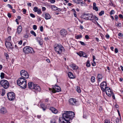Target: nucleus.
Listing matches in <instances>:
<instances>
[{
	"instance_id": "obj_1",
	"label": "nucleus",
	"mask_w": 123,
	"mask_h": 123,
	"mask_svg": "<svg viewBox=\"0 0 123 123\" xmlns=\"http://www.w3.org/2000/svg\"><path fill=\"white\" fill-rule=\"evenodd\" d=\"M74 113L72 111H64L62 114V117L59 118V123H70L69 122L70 120H72L74 117Z\"/></svg>"
},
{
	"instance_id": "obj_2",
	"label": "nucleus",
	"mask_w": 123,
	"mask_h": 123,
	"mask_svg": "<svg viewBox=\"0 0 123 123\" xmlns=\"http://www.w3.org/2000/svg\"><path fill=\"white\" fill-rule=\"evenodd\" d=\"M26 80L22 78H20L17 80V84L22 88H26L27 85Z\"/></svg>"
},
{
	"instance_id": "obj_3",
	"label": "nucleus",
	"mask_w": 123,
	"mask_h": 123,
	"mask_svg": "<svg viewBox=\"0 0 123 123\" xmlns=\"http://www.w3.org/2000/svg\"><path fill=\"white\" fill-rule=\"evenodd\" d=\"M54 47V50L57 54H61L64 48L61 44L60 43L56 44Z\"/></svg>"
},
{
	"instance_id": "obj_4",
	"label": "nucleus",
	"mask_w": 123,
	"mask_h": 123,
	"mask_svg": "<svg viewBox=\"0 0 123 123\" xmlns=\"http://www.w3.org/2000/svg\"><path fill=\"white\" fill-rule=\"evenodd\" d=\"M24 53L26 54H34L35 52L33 49L31 47L29 46L25 47L23 49Z\"/></svg>"
},
{
	"instance_id": "obj_5",
	"label": "nucleus",
	"mask_w": 123,
	"mask_h": 123,
	"mask_svg": "<svg viewBox=\"0 0 123 123\" xmlns=\"http://www.w3.org/2000/svg\"><path fill=\"white\" fill-rule=\"evenodd\" d=\"M1 85L5 89L7 88L9 86L8 82L6 80H3L0 81Z\"/></svg>"
},
{
	"instance_id": "obj_6",
	"label": "nucleus",
	"mask_w": 123,
	"mask_h": 123,
	"mask_svg": "<svg viewBox=\"0 0 123 123\" xmlns=\"http://www.w3.org/2000/svg\"><path fill=\"white\" fill-rule=\"evenodd\" d=\"M83 16L84 17V19L87 20H93L94 18L92 14L85 13L83 14Z\"/></svg>"
},
{
	"instance_id": "obj_7",
	"label": "nucleus",
	"mask_w": 123,
	"mask_h": 123,
	"mask_svg": "<svg viewBox=\"0 0 123 123\" xmlns=\"http://www.w3.org/2000/svg\"><path fill=\"white\" fill-rule=\"evenodd\" d=\"M7 95L8 99L10 101L13 100L15 98V94L12 92H8L7 93Z\"/></svg>"
},
{
	"instance_id": "obj_8",
	"label": "nucleus",
	"mask_w": 123,
	"mask_h": 123,
	"mask_svg": "<svg viewBox=\"0 0 123 123\" xmlns=\"http://www.w3.org/2000/svg\"><path fill=\"white\" fill-rule=\"evenodd\" d=\"M20 75L22 77L24 78L27 79L29 78V76L28 73L24 70H22L20 72Z\"/></svg>"
},
{
	"instance_id": "obj_9",
	"label": "nucleus",
	"mask_w": 123,
	"mask_h": 123,
	"mask_svg": "<svg viewBox=\"0 0 123 123\" xmlns=\"http://www.w3.org/2000/svg\"><path fill=\"white\" fill-rule=\"evenodd\" d=\"M52 87V92L54 93L56 92H58L61 91V88L60 87L56 85L55 86L53 85Z\"/></svg>"
},
{
	"instance_id": "obj_10",
	"label": "nucleus",
	"mask_w": 123,
	"mask_h": 123,
	"mask_svg": "<svg viewBox=\"0 0 123 123\" xmlns=\"http://www.w3.org/2000/svg\"><path fill=\"white\" fill-rule=\"evenodd\" d=\"M41 90V89L40 86L38 85L35 84L32 91L36 93L37 92H40Z\"/></svg>"
},
{
	"instance_id": "obj_11",
	"label": "nucleus",
	"mask_w": 123,
	"mask_h": 123,
	"mask_svg": "<svg viewBox=\"0 0 123 123\" xmlns=\"http://www.w3.org/2000/svg\"><path fill=\"white\" fill-rule=\"evenodd\" d=\"M101 90L103 92H105V89L107 87V84L106 82L105 81H103L101 83L100 85Z\"/></svg>"
},
{
	"instance_id": "obj_12",
	"label": "nucleus",
	"mask_w": 123,
	"mask_h": 123,
	"mask_svg": "<svg viewBox=\"0 0 123 123\" xmlns=\"http://www.w3.org/2000/svg\"><path fill=\"white\" fill-rule=\"evenodd\" d=\"M106 94L109 97H111L113 92L111 91L110 88L109 87L106 88L105 90Z\"/></svg>"
},
{
	"instance_id": "obj_13",
	"label": "nucleus",
	"mask_w": 123,
	"mask_h": 123,
	"mask_svg": "<svg viewBox=\"0 0 123 123\" xmlns=\"http://www.w3.org/2000/svg\"><path fill=\"white\" fill-rule=\"evenodd\" d=\"M5 44L6 47L8 48L12 49L13 48V46L12 44L8 41H6Z\"/></svg>"
},
{
	"instance_id": "obj_14",
	"label": "nucleus",
	"mask_w": 123,
	"mask_h": 123,
	"mask_svg": "<svg viewBox=\"0 0 123 123\" xmlns=\"http://www.w3.org/2000/svg\"><path fill=\"white\" fill-rule=\"evenodd\" d=\"M42 16L44 17L46 20L50 19L51 18L50 15L48 13H45V14L43 13L42 14Z\"/></svg>"
},
{
	"instance_id": "obj_15",
	"label": "nucleus",
	"mask_w": 123,
	"mask_h": 123,
	"mask_svg": "<svg viewBox=\"0 0 123 123\" xmlns=\"http://www.w3.org/2000/svg\"><path fill=\"white\" fill-rule=\"evenodd\" d=\"M34 85H35V84L32 82H29L28 83V86L29 88L32 91Z\"/></svg>"
},
{
	"instance_id": "obj_16",
	"label": "nucleus",
	"mask_w": 123,
	"mask_h": 123,
	"mask_svg": "<svg viewBox=\"0 0 123 123\" xmlns=\"http://www.w3.org/2000/svg\"><path fill=\"white\" fill-rule=\"evenodd\" d=\"M69 103L71 104L74 105L76 104V103L77 102V101L75 99L72 98L69 99Z\"/></svg>"
},
{
	"instance_id": "obj_17",
	"label": "nucleus",
	"mask_w": 123,
	"mask_h": 123,
	"mask_svg": "<svg viewBox=\"0 0 123 123\" xmlns=\"http://www.w3.org/2000/svg\"><path fill=\"white\" fill-rule=\"evenodd\" d=\"M51 9L52 10L56 11H61L62 10L60 8H58L55 6L53 5L51 6Z\"/></svg>"
},
{
	"instance_id": "obj_18",
	"label": "nucleus",
	"mask_w": 123,
	"mask_h": 123,
	"mask_svg": "<svg viewBox=\"0 0 123 123\" xmlns=\"http://www.w3.org/2000/svg\"><path fill=\"white\" fill-rule=\"evenodd\" d=\"M60 33L61 35L64 36L67 34V32L65 30L62 29L60 31Z\"/></svg>"
},
{
	"instance_id": "obj_19",
	"label": "nucleus",
	"mask_w": 123,
	"mask_h": 123,
	"mask_svg": "<svg viewBox=\"0 0 123 123\" xmlns=\"http://www.w3.org/2000/svg\"><path fill=\"white\" fill-rule=\"evenodd\" d=\"M0 111V113L2 114H4L7 112V111L6 109L4 107L1 108Z\"/></svg>"
},
{
	"instance_id": "obj_20",
	"label": "nucleus",
	"mask_w": 123,
	"mask_h": 123,
	"mask_svg": "<svg viewBox=\"0 0 123 123\" xmlns=\"http://www.w3.org/2000/svg\"><path fill=\"white\" fill-rule=\"evenodd\" d=\"M49 110H51L53 113L54 114H56L58 112L57 110L54 107H50L49 108Z\"/></svg>"
},
{
	"instance_id": "obj_21",
	"label": "nucleus",
	"mask_w": 123,
	"mask_h": 123,
	"mask_svg": "<svg viewBox=\"0 0 123 123\" xmlns=\"http://www.w3.org/2000/svg\"><path fill=\"white\" fill-rule=\"evenodd\" d=\"M70 66L73 70H76L78 69V67L74 64L71 65Z\"/></svg>"
},
{
	"instance_id": "obj_22",
	"label": "nucleus",
	"mask_w": 123,
	"mask_h": 123,
	"mask_svg": "<svg viewBox=\"0 0 123 123\" xmlns=\"http://www.w3.org/2000/svg\"><path fill=\"white\" fill-rule=\"evenodd\" d=\"M76 3L77 4H81V5L83 6V5L85 4V2L82 0H77Z\"/></svg>"
},
{
	"instance_id": "obj_23",
	"label": "nucleus",
	"mask_w": 123,
	"mask_h": 123,
	"mask_svg": "<svg viewBox=\"0 0 123 123\" xmlns=\"http://www.w3.org/2000/svg\"><path fill=\"white\" fill-rule=\"evenodd\" d=\"M96 3L94 2L93 4V8L96 11H97L98 10V9L97 7L96 6Z\"/></svg>"
},
{
	"instance_id": "obj_24",
	"label": "nucleus",
	"mask_w": 123,
	"mask_h": 123,
	"mask_svg": "<svg viewBox=\"0 0 123 123\" xmlns=\"http://www.w3.org/2000/svg\"><path fill=\"white\" fill-rule=\"evenodd\" d=\"M17 32L18 33H20L22 31V28L21 26H19L17 28Z\"/></svg>"
},
{
	"instance_id": "obj_25",
	"label": "nucleus",
	"mask_w": 123,
	"mask_h": 123,
	"mask_svg": "<svg viewBox=\"0 0 123 123\" xmlns=\"http://www.w3.org/2000/svg\"><path fill=\"white\" fill-rule=\"evenodd\" d=\"M68 75L70 78L73 79L74 78V77L73 74L70 72L68 73Z\"/></svg>"
},
{
	"instance_id": "obj_26",
	"label": "nucleus",
	"mask_w": 123,
	"mask_h": 123,
	"mask_svg": "<svg viewBox=\"0 0 123 123\" xmlns=\"http://www.w3.org/2000/svg\"><path fill=\"white\" fill-rule=\"evenodd\" d=\"M41 107L43 111L45 110L47 108L46 106L43 104H41Z\"/></svg>"
},
{
	"instance_id": "obj_27",
	"label": "nucleus",
	"mask_w": 123,
	"mask_h": 123,
	"mask_svg": "<svg viewBox=\"0 0 123 123\" xmlns=\"http://www.w3.org/2000/svg\"><path fill=\"white\" fill-rule=\"evenodd\" d=\"M98 78V79L99 81H98H98H100V80H102V79L103 77L102 76V74H98L97 76Z\"/></svg>"
},
{
	"instance_id": "obj_28",
	"label": "nucleus",
	"mask_w": 123,
	"mask_h": 123,
	"mask_svg": "<svg viewBox=\"0 0 123 123\" xmlns=\"http://www.w3.org/2000/svg\"><path fill=\"white\" fill-rule=\"evenodd\" d=\"M95 77L94 76H92L91 78V80L92 82L93 83L95 82Z\"/></svg>"
},
{
	"instance_id": "obj_29",
	"label": "nucleus",
	"mask_w": 123,
	"mask_h": 123,
	"mask_svg": "<svg viewBox=\"0 0 123 123\" xmlns=\"http://www.w3.org/2000/svg\"><path fill=\"white\" fill-rule=\"evenodd\" d=\"M76 90L77 91V92L79 93H80L81 92V90L80 89V88L78 86H77V87Z\"/></svg>"
},
{
	"instance_id": "obj_30",
	"label": "nucleus",
	"mask_w": 123,
	"mask_h": 123,
	"mask_svg": "<svg viewBox=\"0 0 123 123\" xmlns=\"http://www.w3.org/2000/svg\"><path fill=\"white\" fill-rule=\"evenodd\" d=\"M104 11H102L99 13V16H101L104 14Z\"/></svg>"
},
{
	"instance_id": "obj_31",
	"label": "nucleus",
	"mask_w": 123,
	"mask_h": 123,
	"mask_svg": "<svg viewBox=\"0 0 123 123\" xmlns=\"http://www.w3.org/2000/svg\"><path fill=\"white\" fill-rule=\"evenodd\" d=\"M30 33L31 34L33 35L35 37L36 36V34L35 32L33 31H31Z\"/></svg>"
},
{
	"instance_id": "obj_32",
	"label": "nucleus",
	"mask_w": 123,
	"mask_h": 123,
	"mask_svg": "<svg viewBox=\"0 0 123 123\" xmlns=\"http://www.w3.org/2000/svg\"><path fill=\"white\" fill-rule=\"evenodd\" d=\"M4 55L6 57V60H7L8 59H9V57L7 53H5Z\"/></svg>"
},
{
	"instance_id": "obj_33",
	"label": "nucleus",
	"mask_w": 123,
	"mask_h": 123,
	"mask_svg": "<svg viewBox=\"0 0 123 123\" xmlns=\"http://www.w3.org/2000/svg\"><path fill=\"white\" fill-rule=\"evenodd\" d=\"M77 54L80 57L82 56V54H83L82 51H80L78 53H77Z\"/></svg>"
},
{
	"instance_id": "obj_34",
	"label": "nucleus",
	"mask_w": 123,
	"mask_h": 123,
	"mask_svg": "<svg viewBox=\"0 0 123 123\" xmlns=\"http://www.w3.org/2000/svg\"><path fill=\"white\" fill-rule=\"evenodd\" d=\"M116 26L121 27V24L120 23H116L115 24Z\"/></svg>"
},
{
	"instance_id": "obj_35",
	"label": "nucleus",
	"mask_w": 123,
	"mask_h": 123,
	"mask_svg": "<svg viewBox=\"0 0 123 123\" xmlns=\"http://www.w3.org/2000/svg\"><path fill=\"white\" fill-rule=\"evenodd\" d=\"M5 74L3 73H1L0 75V77L1 79H3L4 78Z\"/></svg>"
},
{
	"instance_id": "obj_36",
	"label": "nucleus",
	"mask_w": 123,
	"mask_h": 123,
	"mask_svg": "<svg viewBox=\"0 0 123 123\" xmlns=\"http://www.w3.org/2000/svg\"><path fill=\"white\" fill-rule=\"evenodd\" d=\"M38 8L37 7H34L33 9V11L35 12H37L38 11Z\"/></svg>"
},
{
	"instance_id": "obj_37",
	"label": "nucleus",
	"mask_w": 123,
	"mask_h": 123,
	"mask_svg": "<svg viewBox=\"0 0 123 123\" xmlns=\"http://www.w3.org/2000/svg\"><path fill=\"white\" fill-rule=\"evenodd\" d=\"M83 54H82V56L85 58H87V55H86V54L83 52Z\"/></svg>"
},
{
	"instance_id": "obj_38",
	"label": "nucleus",
	"mask_w": 123,
	"mask_h": 123,
	"mask_svg": "<svg viewBox=\"0 0 123 123\" xmlns=\"http://www.w3.org/2000/svg\"><path fill=\"white\" fill-rule=\"evenodd\" d=\"M90 66V64L89 62V60H88L86 62V66L88 67H89Z\"/></svg>"
},
{
	"instance_id": "obj_39",
	"label": "nucleus",
	"mask_w": 123,
	"mask_h": 123,
	"mask_svg": "<svg viewBox=\"0 0 123 123\" xmlns=\"http://www.w3.org/2000/svg\"><path fill=\"white\" fill-rule=\"evenodd\" d=\"M76 38L78 39L82 37V36L81 35H77L76 36Z\"/></svg>"
},
{
	"instance_id": "obj_40",
	"label": "nucleus",
	"mask_w": 123,
	"mask_h": 123,
	"mask_svg": "<svg viewBox=\"0 0 123 123\" xmlns=\"http://www.w3.org/2000/svg\"><path fill=\"white\" fill-rule=\"evenodd\" d=\"M110 121L109 120L105 119V120L104 123H110Z\"/></svg>"
},
{
	"instance_id": "obj_41",
	"label": "nucleus",
	"mask_w": 123,
	"mask_h": 123,
	"mask_svg": "<svg viewBox=\"0 0 123 123\" xmlns=\"http://www.w3.org/2000/svg\"><path fill=\"white\" fill-rule=\"evenodd\" d=\"M114 11L113 10H112L110 12V14L111 15H112L114 14Z\"/></svg>"
},
{
	"instance_id": "obj_42",
	"label": "nucleus",
	"mask_w": 123,
	"mask_h": 123,
	"mask_svg": "<svg viewBox=\"0 0 123 123\" xmlns=\"http://www.w3.org/2000/svg\"><path fill=\"white\" fill-rule=\"evenodd\" d=\"M79 42L83 46H85L86 45V44L84 43L81 41H79Z\"/></svg>"
},
{
	"instance_id": "obj_43",
	"label": "nucleus",
	"mask_w": 123,
	"mask_h": 123,
	"mask_svg": "<svg viewBox=\"0 0 123 123\" xmlns=\"http://www.w3.org/2000/svg\"><path fill=\"white\" fill-rule=\"evenodd\" d=\"M72 10H73V11H74V16L75 17H76V12H75V10L74 9H72Z\"/></svg>"
},
{
	"instance_id": "obj_44",
	"label": "nucleus",
	"mask_w": 123,
	"mask_h": 123,
	"mask_svg": "<svg viewBox=\"0 0 123 123\" xmlns=\"http://www.w3.org/2000/svg\"><path fill=\"white\" fill-rule=\"evenodd\" d=\"M36 39L38 42H40L41 40V38L38 37H37Z\"/></svg>"
},
{
	"instance_id": "obj_45",
	"label": "nucleus",
	"mask_w": 123,
	"mask_h": 123,
	"mask_svg": "<svg viewBox=\"0 0 123 123\" xmlns=\"http://www.w3.org/2000/svg\"><path fill=\"white\" fill-rule=\"evenodd\" d=\"M11 37L9 36L7 38V39L6 41H8L9 42L11 40Z\"/></svg>"
},
{
	"instance_id": "obj_46",
	"label": "nucleus",
	"mask_w": 123,
	"mask_h": 123,
	"mask_svg": "<svg viewBox=\"0 0 123 123\" xmlns=\"http://www.w3.org/2000/svg\"><path fill=\"white\" fill-rule=\"evenodd\" d=\"M37 12V13L38 14H41L42 13L41 10L40 9H38Z\"/></svg>"
},
{
	"instance_id": "obj_47",
	"label": "nucleus",
	"mask_w": 123,
	"mask_h": 123,
	"mask_svg": "<svg viewBox=\"0 0 123 123\" xmlns=\"http://www.w3.org/2000/svg\"><path fill=\"white\" fill-rule=\"evenodd\" d=\"M30 15L31 17L33 18H34L35 17V15L33 13H30Z\"/></svg>"
},
{
	"instance_id": "obj_48",
	"label": "nucleus",
	"mask_w": 123,
	"mask_h": 123,
	"mask_svg": "<svg viewBox=\"0 0 123 123\" xmlns=\"http://www.w3.org/2000/svg\"><path fill=\"white\" fill-rule=\"evenodd\" d=\"M33 28L34 30H36L37 29V26L36 25H34L33 26Z\"/></svg>"
},
{
	"instance_id": "obj_49",
	"label": "nucleus",
	"mask_w": 123,
	"mask_h": 123,
	"mask_svg": "<svg viewBox=\"0 0 123 123\" xmlns=\"http://www.w3.org/2000/svg\"><path fill=\"white\" fill-rule=\"evenodd\" d=\"M119 121V119L118 118H117L116 120V122L117 123H118Z\"/></svg>"
},
{
	"instance_id": "obj_50",
	"label": "nucleus",
	"mask_w": 123,
	"mask_h": 123,
	"mask_svg": "<svg viewBox=\"0 0 123 123\" xmlns=\"http://www.w3.org/2000/svg\"><path fill=\"white\" fill-rule=\"evenodd\" d=\"M43 27L42 26H41L40 27V30L41 31H43Z\"/></svg>"
},
{
	"instance_id": "obj_51",
	"label": "nucleus",
	"mask_w": 123,
	"mask_h": 123,
	"mask_svg": "<svg viewBox=\"0 0 123 123\" xmlns=\"http://www.w3.org/2000/svg\"><path fill=\"white\" fill-rule=\"evenodd\" d=\"M44 39L46 41H47L49 40V39L48 37H45L44 38Z\"/></svg>"
},
{
	"instance_id": "obj_52",
	"label": "nucleus",
	"mask_w": 123,
	"mask_h": 123,
	"mask_svg": "<svg viewBox=\"0 0 123 123\" xmlns=\"http://www.w3.org/2000/svg\"><path fill=\"white\" fill-rule=\"evenodd\" d=\"M119 18H123V16L121 14H120L119 15Z\"/></svg>"
},
{
	"instance_id": "obj_53",
	"label": "nucleus",
	"mask_w": 123,
	"mask_h": 123,
	"mask_svg": "<svg viewBox=\"0 0 123 123\" xmlns=\"http://www.w3.org/2000/svg\"><path fill=\"white\" fill-rule=\"evenodd\" d=\"M118 36L120 37H121L123 36V34L121 33L120 32L118 33Z\"/></svg>"
},
{
	"instance_id": "obj_54",
	"label": "nucleus",
	"mask_w": 123,
	"mask_h": 123,
	"mask_svg": "<svg viewBox=\"0 0 123 123\" xmlns=\"http://www.w3.org/2000/svg\"><path fill=\"white\" fill-rule=\"evenodd\" d=\"M50 2L52 3H54L55 2V0H50Z\"/></svg>"
},
{
	"instance_id": "obj_55",
	"label": "nucleus",
	"mask_w": 123,
	"mask_h": 123,
	"mask_svg": "<svg viewBox=\"0 0 123 123\" xmlns=\"http://www.w3.org/2000/svg\"><path fill=\"white\" fill-rule=\"evenodd\" d=\"M112 97L113 99L114 100L115 99V97L114 94L113 93H112Z\"/></svg>"
},
{
	"instance_id": "obj_56",
	"label": "nucleus",
	"mask_w": 123,
	"mask_h": 123,
	"mask_svg": "<svg viewBox=\"0 0 123 123\" xmlns=\"http://www.w3.org/2000/svg\"><path fill=\"white\" fill-rule=\"evenodd\" d=\"M10 8L12 9V6L9 4L7 5Z\"/></svg>"
},
{
	"instance_id": "obj_57",
	"label": "nucleus",
	"mask_w": 123,
	"mask_h": 123,
	"mask_svg": "<svg viewBox=\"0 0 123 123\" xmlns=\"http://www.w3.org/2000/svg\"><path fill=\"white\" fill-rule=\"evenodd\" d=\"M115 53H117L118 52V49L117 48H116L115 49Z\"/></svg>"
},
{
	"instance_id": "obj_58",
	"label": "nucleus",
	"mask_w": 123,
	"mask_h": 123,
	"mask_svg": "<svg viewBox=\"0 0 123 123\" xmlns=\"http://www.w3.org/2000/svg\"><path fill=\"white\" fill-rule=\"evenodd\" d=\"M42 11H44L46 10V8L44 7H43L42 8Z\"/></svg>"
},
{
	"instance_id": "obj_59",
	"label": "nucleus",
	"mask_w": 123,
	"mask_h": 123,
	"mask_svg": "<svg viewBox=\"0 0 123 123\" xmlns=\"http://www.w3.org/2000/svg\"><path fill=\"white\" fill-rule=\"evenodd\" d=\"M26 10L25 9H23V14H25V13L26 12Z\"/></svg>"
},
{
	"instance_id": "obj_60",
	"label": "nucleus",
	"mask_w": 123,
	"mask_h": 123,
	"mask_svg": "<svg viewBox=\"0 0 123 123\" xmlns=\"http://www.w3.org/2000/svg\"><path fill=\"white\" fill-rule=\"evenodd\" d=\"M85 38L87 39H89V37L87 35H86L85 36Z\"/></svg>"
},
{
	"instance_id": "obj_61",
	"label": "nucleus",
	"mask_w": 123,
	"mask_h": 123,
	"mask_svg": "<svg viewBox=\"0 0 123 123\" xmlns=\"http://www.w3.org/2000/svg\"><path fill=\"white\" fill-rule=\"evenodd\" d=\"M54 120H52L51 121V123H56Z\"/></svg>"
},
{
	"instance_id": "obj_62",
	"label": "nucleus",
	"mask_w": 123,
	"mask_h": 123,
	"mask_svg": "<svg viewBox=\"0 0 123 123\" xmlns=\"http://www.w3.org/2000/svg\"><path fill=\"white\" fill-rule=\"evenodd\" d=\"M7 16L9 18H10L11 17V15L10 13H8L7 14Z\"/></svg>"
},
{
	"instance_id": "obj_63",
	"label": "nucleus",
	"mask_w": 123,
	"mask_h": 123,
	"mask_svg": "<svg viewBox=\"0 0 123 123\" xmlns=\"http://www.w3.org/2000/svg\"><path fill=\"white\" fill-rule=\"evenodd\" d=\"M94 61V63H92V66H95L96 63L95 62H94V61Z\"/></svg>"
},
{
	"instance_id": "obj_64",
	"label": "nucleus",
	"mask_w": 123,
	"mask_h": 123,
	"mask_svg": "<svg viewBox=\"0 0 123 123\" xmlns=\"http://www.w3.org/2000/svg\"><path fill=\"white\" fill-rule=\"evenodd\" d=\"M84 28L83 26L81 25H80V28L81 30H82Z\"/></svg>"
}]
</instances>
